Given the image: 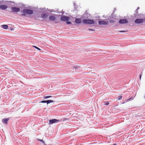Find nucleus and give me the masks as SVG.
<instances>
[{
  "label": "nucleus",
  "mask_w": 145,
  "mask_h": 145,
  "mask_svg": "<svg viewBox=\"0 0 145 145\" xmlns=\"http://www.w3.org/2000/svg\"><path fill=\"white\" fill-rule=\"evenodd\" d=\"M66 23L67 24H71V22L69 21H67L66 22Z\"/></svg>",
  "instance_id": "4be33fe9"
},
{
  "label": "nucleus",
  "mask_w": 145,
  "mask_h": 145,
  "mask_svg": "<svg viewBox=\"0 0 145 145\" xmlns=\"http://www.w3.org/2000/svg\"><path fill=\"white\" fill-rule=\"evenodd\" d=\"M122 96H119V97H118V100H121L122 99Z\"/></svg>",
  "instance_id": "f3484780"
},
{
  "label": "nucleus",
  "mask_w": 145,
  "mask_h": 145,
  "mask_svg": "<svg viewBox=\"0 0 145 145\" xmlns=\"http://www.w3.org/2000/svg\"><path fill=\"white\" fill-rule=\"evenodd\" d=\"M53 102L54 101L52 100H48L46 101V103L47 104L50 103H53Z\"/></svg>",
  "instance_id": "4468645a"
},
{
  "label": "nucleus",
  "mask_w": 145,
  "mask_h": 145,
  "mask_svg": "<svg viewBox=\"0 0 145 145\" xmlns=\"http://www.w3.org/2000/svg\"><path fill=\"white\" fill-rule=\"evenodd\" d=\"M105 105H108L109 104V102L108 101H106L105 102Z\"/></svg>",
  "instance_id": "dca6fc26"
},
{
  "label": "nucleus",
  "mask_w": 145,
  "mask_h": 145,
  "mask_svg": "<svg viewBox=\"0 0 145 145\" xmlns=\"http://www.w3.org/2000/svg\"><path fill=\"white\" fill-rule=\"evenodd\" d=\"M57 15L56 14H53L50 16L49 17V20L51 21H54L56 20V19Z\"/></svg>",
  "instance_id": "20e7f679"
},
{
  "label": "nucleus",
  "mask_w": 145,
  "mask_h": 145,
  "mask_svg": "<svg viewBox=\"0 0 145 145\" xmlns=\"http://www.w3.org/2000/svg\"><path fill=\"white\" fill-rule=\"evenodd\" d=\"M51 97H52V96H48L45 97L44 98V99H47V98H50Z\"/></svg>",
  "instance_id": "6ab92c4d"
},
{
  "label": "nucleus",
  "mask_w": 145,
  "mask_h": 145,
  "mask_svg": "<svg viewBox=\"0 0 145 145\" xmlns=\"http://www.w3.org/2000/svg\"><path fill=\"white\" fill-rule=\"evenodd\" d=\"M98 23L99 25H107L108 24V22L105 21H99Z\"/></svg>",
  "instance_id": "423d86ee"
},
{
  "label": "nucleus",
  "mask_w": 145,
  "mask_h": 145,
  "mask_svg": "<svg viewBox=\"0 0 145 145\" xmlns=\"http://www.w3.org/2000/svg\"><path fill=\"white\" fill-rule=\"evenodd\" d=\"M42 142H43L44 143V142L42 141V140H40Z\"/></svg>",
  "instance_id": "bb28decb"
},
{
  "label": "nucleus",
  "mask_w": 145,
  "mask_h": 145,
  "mask_svg": "<svg viewBox=\"0 0 145 145\" xmlns=\"http://www.w3.org/2000/svg\"><path fill=\"white\" fill-rule=\"evenodd\" d=\"M125 31H120V32H124Z\"/></svg>",
  "instance_id": "a878e982"
},
{
  "label": "nucleus",
  "mask_w": 145,
  "mask_h": 145,
  "mask_svg": "<svg viewBox=\"0 0 145 145\" xmlns=\"http://www.w3.org/2000/svg\"><path fill=\"white\" fill-rule=\"evenodd\" d=\"M145 20V19H137L135 20V22L137 24L142 23L144 22Z\"/></svg>",
  "instance_id": "7ed1b4c3"
},
{
  "label": "nucleus",
  "mask_w": 145,
  "mask_h": 145,
  "mask_svg": "<svg viewBox=\"0 0 145 145\" xmlns=\"http://www.w3.org/2000/svg\"><path fill=\"white\" fill-rule=\"evenodd\" d=\"M9 119L8 118H5L3 119V123H5L6 124H7V121Z\"/></svg>",
  "instance_id": "ddd939ff"
},
{
  "label": "nucleus",
  "mask_w": 145,
  "mask_h": 145,
  "mask_svg": "<svg viewBox=\"0 0 145 145\" xmlns=\"http://www.w3.org/2000/svg\"><path fill=\"white\" fill-rule=\"evenodd\" d=\"M48 15L45 13H42L41 16V17L43 18H46L48 17Z\"/></svg>",
  "instance_id": "f8f14e48"
},
{
  "label": "nucleus",
  "mask_w": 145,
  "mask_h": 145,
  "mask_svg": "<svg viewBox=\"0 0 145 145\" xmlns=\"http://www.w3.org/2000/svg\"><path fill=\"white\" fill-rule=\"evenodd\" d=\"M2 26L3 28L5 29H7L8 27V26L6 25H2Z\"/></svg>",
  "instance_id": "2eb2a0df"
},
{
  "label": "nucleus",
  "mask_w": 145,
  "mask_h": 145,
  "mask_svg": "<svg viewBox=\"0 0 145 145\" xmlns=\"http://www.w3.org/2000/svg\"><path fill=\"white\" fill-rule=\"evenodd\" d=\"M88 30H90L91 31H95V30L94 29H89Z\"/></svg>",
  "instance_id": "5701e85b"
},
{
  "label": "nucleus",
  "mask_w": 145,
  "mask_h": 145,
  "mask_svg": "<svg viewBox=\"0 0 145 145\" xmlns=\"http://www.w3.org/2000/svg\"><path fill=\"white\" fill-rule=\"evenodd\" d=\"M132 98V97H131V98H130V99H128L127 100H128H128H131Z\"/></svg>",
  "instance_id": "393cba45"
},
{
  "label": "nucleus",
  "mask_w": 145,
  "mask_h": 145,
  "mask_svg": "<svg viewBox=\"0 0 145 145\" xmlns=\"http://www.w3.org/2000/svg\"><path fill=\"white\" fill-rule=\"evenodd\" d=\"M59 121V120H58L56 119H54L53 120H50L49 121V123L50 124H52L53 123H57Z\"/></svg>",
  "instance_id": "1a4fd4ad"
},
{
  "label": "nucleus",
  "mask_w": 145,
  "mask_h": 145,
  "mask_svg": "<svg viewBox=\"0 0 145 145\" xmlns=\"http://www.w3.org/2000/svg\"><path fill=\"white\" fill-rule=\"evenodd\" d=\"M109 22L110 23H113L114 22H115V21H114V20H110L109 21Z\"/></svg>",
  "instance_id": "aec40b11"
},
{
  "label": "nucleus",
  "mask_w": 145,
  "mask_h": 145,
  "mask_svg": "<svg viewBox=\"0 0 145 145\" xmlns=\"http://www.w3.org/2000/svg\"><path fill=\"white\" fill-rule=\"evenodd\" d=\"M40 103H46V101H41L40 102Z\"/></svg>",
  "instance_id": "412c9836"
},
{
  "label": "nucleus",
  "mask_w": 145,
  "mask_h": 145,
  "mask_svg": "<svg viewBox=\"0 0 145 145\" xmlns=\"http://www.w3.org/2000/svg\"><path fill=\"white\" fill-rule=\"evenodd\" d=\"M7 7V6L5 5H0V8L2 10L6 9Z\"/></svg>",
  "instance_id": "9d476101"
},
{
  "label": "nucleus",
  "mask_w": 145,
  "mask_h": 145,
  "mask_svg": "<svg viewBox=\"0 0 145 145\" xmlns=\"http://www.w3.org/2000/svg\"><path fill=\"white\" fill-rule=\"evenodd\" d=\"M22 12L23 13L21 15V16H25L26 14H31L33 13V11L29 9H24Z\"/></svg>",
  "instance_id": "f257e3e1"
},
{
  "label": "nucleus",
  "mask_w": 145,
  "mask_h": 145,
  "mask_svg": "<svg viewBox=\"0 0 145 145\" xmlns=\"http://www.w3.org/2000/svg\"><path fill=\"white\" fill-rule=\"evenodd\" d=\"M69 18L68 17L62 16L61 17V20L62 21H67L69 20Z\"/></svg>",
  "instance_id": "0eeeda50"
},
{
  "label": "nucleus",
  "mask_w": 145,
  "mask_h": 145,
  "mask_svg": "<svg viewBox=\"0 0 145 145\" xmlns=\"http://www.w3.org/2000/svg\"><path fill=\"white\" fill-rule=\"evenodd\" d=\"M141 77V75H140L139 76L140 79V80Z\"/></svg>",
  "instance_id": "b1692460"
},
{
  "label": "nucleus",
  "mask_w": 145,
  "mask_h": 145,
  "mask_svg": "<svg viewBox=\"0 0 145 145\" xmlns=\"http://www.w3.org/2000/svg\"><path fill=\"white\" fill-rule=\"evenodd\" d=\"M75 22L77 24H80L81 23L82 21L79 18H76L75 20Z\"/></svg>",
  "instance_id": "9b49d317"
},
{
  "label": "nucleus",
  "mask_w": 145,
  "mask_h": 145,
  "mask_svg": "<svg viewBox=\"0 0 145 145\" xmlns=\"http://www.w3.org/2000/svg\"><path fill=\"white\" fill-rule=\"evenodd\" d=\"M116 144H114L113 145H116Z\"/></svg>",
  "instance_id": "cd10ccee"
},
{
  "label": "nucleus",
  "mask_w": 145,
  "mask_h": 145,
  "mask_svg": "<svg viewBox=\"0 0 145 145\" xmlns=\"http://www.w3.org/2000/svg\"><path fill=\"white\" fill-rule=\"evenodd\" d=\"M11 8L12 10V12H18L20 10V9L19 8L15 7H12Z\"/></svg>",
  "instance_id": "39448f33"
},
{
  "label": "nucleus",
  "mask_w": 145,
  "mask_h": 145,
  "mask_svg": "<svg viewBox=\"0 0 145 145\" xmlns=\"http://www.w3.org/2000/svg\"><path fill=\"white\" fill-rule=\"evenodd\" d=\"M33 46L39 50H41V49L40 48H39L36 46Z\"/></svg>",
  "instance_id": "a211bd4d"
},
{
  "label": "nucleus",
  "mask_w": 145,
  "mask_h": 145,
  "mask_svg": "<svg viewBox=\"0 0 145 145\" xmlns=\"http://www.w3.org/2000/svg\"><path fill=\"white\" fill-rule=\"evenodd\" d=\"M128 22V21L126 19H121L119 21V23L121 24H124L127 23Z\"/></svg>",
  "instance_id": "6e6552de"
},
{
  "label": "nucleus",
  "mask_w": 145,
  "mask_h": 145,
  "mask_svg": "<svg viewBox=\"0 0 145 145\" xmlns=\"http://www.w3.org/2000/svg\"><path fill=\"white\" fill-rule=\"evenodd\" d=\"M82 22L84 24H94V21L93 20H82Z\"/></svg>",
  "instance_id": "f03ea898"
}]
</instances>
